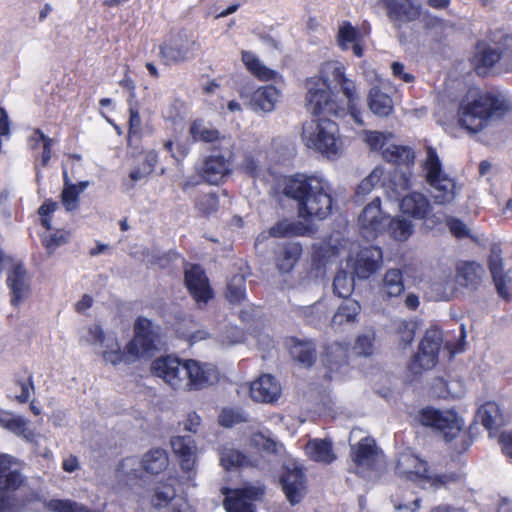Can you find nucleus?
I'll return each mask as SVG.
<instances>
[{
    "instance_id": "obj_59",
    "label": "nucleus",
    "mask_w": 512,
    "mask_h": 512,
    "mask_svg": "<svg viewBox=\"0 0 512 512\" xmlns=\"http://www.w3.org/2000/svg\"><path fill=\"white\" fill-rule=\"evenodd\" d=\"M240 284L236 285L233 282L228 283L225 297L229 303L233 305L241 304L246 299V287L243 279H240Z\"/></svg>"
},
{
    "instance_id": "obj_23",
    "label": "nucleus",
    "mask_w": 512,
    "mask_h": 512,
    "mask_svg": "<svg viewBox=\"0 0 512 512\" xmlns=\"http://www.w3.org/2000/svg\"><path fill=\"white\" fill-rule=\"evenodd\" d=\"M403 214L415 220H424L432 210L429 199L420 192H411L405 195L400 203Z\"/></svg>"
},
{
    "instance_id": "obj_32",
    "label": "nucleus",
    "mask_w": 512,
    "mask_h": 512,
    "mask_svg": "<svg viewBox=\"0 0 512 512\" xmlns=\"http://www.w3.org/2000/svg\"><path fill=\"white\" fill-rule=\"evenodd\" d=\"M385 161L396 166L411 168L415 162V153L412 148L403 145L392 144L383 150Z\"/></svg>"
},
{
    "instance_id": "obj_48",
    "label": "nucleus",
    "mask_w": 512,
    "mask_h": 512,
    "mask_svg": "<svg viewBox=\"0 0 512 512\" xmlns=\"http://www.w3.org/2000/svg\"><path fill=\"white\" fill-rule=\"evenodd\" d=\"M22 374L15 375V384L20 387L21 393L15 396V400L20 404H25L30 400V392L34 391L33 374L27 367L22 369Z\"/></svg>"
},
{
    "instance_id": "obj_40",
    "label": "nucleus",
    "mask_w": 512,
    "mask_h": 512,
    "mask_svg": "<svg viewBox=\"0 0 512 512\" xmlns=\"http://www.w3.org/2000/svg\"><path fill=\"white\" fill-rule=\"evenodd\" d=\"M488 267L499 296L504 299H508L509 293L506 285V275L503 270V262L501 256L498 254H492L488 260Z\"/></svg>"
},
{
    "instance_id": "obj_57",
    "label": "nucleus",
    "mask_w": 512,
    "mask_h": 512,
    "mask_svg": "<svg viewBox=\"0 0 512 512\" xmlns=\"http://www.w3.org/2000/svg\"><path fill=\"white\" fill-rule=\"evenodd\" d=\"M299 316L309 320H326L329 318L326 304L322 301H318L310 306L302 307L300 309Z\"/></svg>"
},
{
    "instance_id": "obj_63",
    "label": "nucleus",
    "mask_w": 512,
    "mask_h": 512,
    "mask_svg": "<svg viewBox=\"0 0 512 512\" xmlns=\"http://www.w3.org/2000/svg\"><path fill=\"white\" fill-rule=\"evenodd\" d=\"M164 148L171 154V157L179 164L190 153V145L186 142L175 144L172 140L164 143Z\"/></svg>"
},
{
    "instance_id": "obj_2",
    "label": "nucleus",
    "mask_w": 512,
    "mask_h": 512,
    "mask_svg": "<svg viewBox=\"0 0 512 512\" xmlns=\"http://www.w3.org/2000/svg\"><path fill=\"white\" fill-rule=\"evenodd\" d=\"M154 322H135L134 336L125 345L121 347L116 338H108L99 325L90 329L89 335L91 342L105 345L106 349L102 352V358L105 362L114 366L125 363L135 362L140 356L151 355L157 349V343L160 341V334L154 329Z\"/></svg>"
},
{
    "instance_id": "obj_52",
    "label": "nucleus",
    "mask_w": 512,
    "mask_h": 512,
    "mask_svg": "<svg viewBox=\"0 0 512 512\" xmlns=\"http://www.w3.org/2000/svg\"><path fill=\"white\" fill-rule=\"evenodd\" d=\"M45 508L51 512H95L70 499H51L46 502Z\"/></svg>"
},
{
    "instance_id": "obj_10",
    "label": "nucleus",
    "mask_w": 512,
    "mask_h": 512,
    "mask_svg": "<svg viewBox=\"0 0 512 512\" xmlns=\"http://www.w3.org/2000/svg\"><path fill=\"white\" fill-rule=\"evenodd\" d=\"M184 285L200 308L206 306L215 296L210 280L200 264H191L185 269Z\"/></svg>"
},
{
    "instance_id": "obj_11",
    "label": "nucleus",
    "mask_w": 512,
    "mask_h": 512,
    "mask_svg": "<svg viewBox=\"0 0 512 512\" xmlns=\"http://www.w3.org/2000/svg\"><path fill=\"white\" fill-rule=\"evenodd\" d=\"M389 215L381 209V199L376 197L368 203L358 217L361 234L368 240H374L386 233Z\"/></svg>"
},
{
    "instance_id": "obj_17",
    "label": "nucleus",
    "mask_w": 512,
    "mask_h": 512,
    "mask_svg": "<svg viewBox=\"0 0 512 512\" xmlns=\"http://www.w3.org/2000/svg\"><path fill=\"white\" fill-rule=\"evenodd\" d=\"M382 3L388 18L397 29H400L402 24L413 22L421 16V7L413 4L411 0L405 2L382 0Z\"/></svg>"
},
{
    "instance_id": "obj_20",
    "label": "nucleus",
    "mask_w": 512,
    "mask_h": 512,
    "mask_svg": "<svg viewBox=\"0 0 512 512\" xmlns=\"http://www.w3.org/2000/svg\"><path fill=\"white\" fill-rule=\"evenodd\" d=\"M7 286L11 293V304L17 306L28 296L30 285L27 281V271L21 262L14 263L7 274Z\"/></svg>"
},
{
    "instance_id": "obj_26",
    "label": "nucleus",
    "mask_w": 512,
    "mask_h": 512,
    "mask_svg": "<svg viewBox=\"0 0 512 512\" xmlns=\"http://www.w3.org/2000/svg\"><path fill=\"white\" fill-rule=\"evenodd\" d=\"M350 343L333 342L324 347L321 355L323 365L330 371H337L341 366L348 364Z\"/></svg>"
},
{
    "instance_id": "obj_7",
    "label": "nucleus",
    "mask_w": 512,
    "mask_h": 512,
    "mask_svg": "<svg viewBox=\"0 0 512 512\" xmlns=\"http://www.w3.org/2000/svg\"><path fill=\"white\" fill-rule=\"evenodd\" d=\"M199 43L185 29L171 31L159 44L158 56L164 66L178 65L194 59Z\"/></svg>"
},
{
    "instance_id": "obj_39",
    "label": "nucleus",
    "mask_w": 512,
    "mask_h": 512,
    "mask_svg": "<svg viewBox=\"0 0 512 512\" xmlns=\"http://www.w3.org/2000/svg\"><path fill=\"white\" fill-rule=\"evenodd\" d=\"M403 274L400 269H388L383 277L381 290L387 298L398 297L404 291Z\"/></svg>"
},
{
    "instance_id": "obj_62",
    "label": "nucleus",
    "mask_w": 512,
    "mask_h": 512,
    "mask_svg": "<svg viewBox=\"0 0 512 512\" xmlns=\"http://www.w3.org/2000/svg\"><path fill=\"white\" fill-rule=\"evenodd\" d=\"M57 202L47 199L45 200L42 205L38 208V214L40 216V223L43 228L50 231L52 229V219L51 215L55 212L57 209Z\"/></svg>"
},
{
    "instance_id": "obj_22",
    "label": "nucleus",
    "mask_w": 512,
    "mask_h": 512,
    "mask_svg": "<svg viewBox=\"0 0 512 512\" xmlns=\"http://www.w3.org/2000/svg\"><path fill=\"white\" fill-rule=\"evenodd\" d=\"M351 459L357 469L371 470L377 459V447L374 439L362 438L357 444L351 447Z\"/></svg>"
},
{
    "instance_id": "obj_9",
    "label": "nucleus",
    "mask_w": 512,
    "mask_h": 512,
    "mask_svg": "<svg viewBox=\"0 0 512 512\" xmlns=\"http://www.w3.org/2000/svg\"><path fill=\"white\" fill-rule=\"evenodd\" d=\"M443 344L442 330L436 326L427 329L419 343L418 352L412 357L409 369L414 374L434 368L439 360V353Z\"/></svg>"
},
{
    "instance_id": "obj_31",
    "label": "nucleus",
    "mask_w": 512,
    "mask_h": 512,
    "mask_svg": "<svg viewBox=\"0 0 512 512\" xmlns=\"http://www.w3.org/2000/svg\"><path fill=\"white\" fill-rule=\"evenodd\" d=\"M280 91L274 85L259 87L254 91L251 103L255 110L271 112L279 99Z\"/></svg>"
},
{
    "instance_id": "obj_61",
    "label": "nucleus",
    "mask_w": 512,
    "mask_h": 512,
    "mask_svg": "<svg viewBox=\"0 0 512 512\" xmlns=\"http://www.w3.org/2000/svg\"><path fill=\"white\" fill-rule=\"evenodd\" d=\"M417 324L418 322H401L397 331L401 348L405 349L412 344Z\"/></svg>"
},
{
    "instance_id": "obj_34",
    "label": "nucleus",
    "mask_w": 512,
    "mask_h": 512,
    "mask_svg": "<svg viewBox=\"0 0 512 512\" xmlns=\"http://www.w3.org/2000/svg\"><path fill=\"white\" fill-rule=\"evenodd\" d=\"M302 254V246L299 243L285 244L276 256V266L282 273L293 270Z\"/></svg>"
},
{
    "instance_id": "obj_55",
    "label": "nucleus",
    "mask_w": 512,
    "mask_h": 512,
    "mask_svg": "<svg viewBox=\"0 0 512 512\" xmlns=\"http://www.w3.org/2000/svg\"><path fill=\"white\" fill-rule=\"evenodd\" d=\"M217 337L223 345H233L245 340V332L236 325L229 323L220 331Z\"/></svg>"
},
{
    "instance_id": "obj_54",
    "label": "nucleus",
    "mask_w": 512,
    "mask_h": 512,
    "mask_svg": "<svg viewBox=\"0 0 512 512\" xmlns=\"http://www.w3.org/2000/svg\"><path fill=\"white\" fill-rule=\"evenodd\" d=\"M29 420L24 418L23 416H16L10 419V422L7 423V430L12 432L13 434L22 437L26 441H33L35 438V432L28 427Z\"/></svg>"
},
{
    "instance_id": "obj_18",
    "label": "nucleus",
    "mask_w": 512,
    "mask_h": 512,
    "mask_svg": "<svg viewBox=\"0 0 512 512\" xmlns=\"http://www.w3.org/2000/svg\"><path fill=\"white\" fill-rule=\"evenodd\" d=\"M382 262V249L375 245L362 248L353 263V274L359 279H367L374 274Z\"/></svg>"
},
{
    "instance_id": "obj_58",
    "label": "nucleus",
    "mask_w": 512,
    "mask_h": 512,
    "mask_svg": "<svg viewBox=\"0 0 512 512\" xmlns=\"http://www.w3.org/2000/svg\"><path fill=\"white\" fill-rule=\"evenodd\" d=\"M389 182L391 183L392 190L400 194L411 186L410 173L402 172L397 169L392 171L389 176Z\"/></svg>"
},
{
    "instance_id": "obj_41",
    "label": "nucleus",
    "mask_w": 512,
    "mask_h": 512,
    "mask_svg": "<svg viewBox=\"0 0 512 512\" xmlns=\"http://www.w3.org/2000/svg\"><path fill=\"white\" fill-rule=\"evenodd\" d=\"M189 134L195 142L215 143L221 139L220 131L207 127L201 119H196L190 124Z\"/></svg>"
},
{
    "instance_id": "obj_1",
    "label": "nucleus",
    "mask_w": 512,
    "mask_h": 512,
    "mask_svg": "<svg viewBox=\"0 0 512 512\" xmlns=\"http://www.w3.org/2000/svg\"><path fill=\"white\" fill-rule=\"evenodd\" d=\"M283 194L297 203L303 219L323 220L332 213L334 199L328 185L317 176L296 173L286 177Z\"/></svg>"
},
{
    "instance_id": "obj_5",
    "label": "nucleus",
    "mask_w": 512,
    "mask_h": 512,
    "mask_svg": "<svg viewBox=\"0 0 512 512\" xmlns=\"http://www.w3.org/2000/svg\"><path fill=\"white\" fill-rule=\"evenodd\" d=\"M303 139L308 148L334 159L341 152L342 141L338 124L330 118L313 120L303 131Z\"/></svg>"
},
{
    "instance_id": "obj_28",
    "label": "nucleus",
    "mask_w": 512,
    "mask_h": 512,
    "mask_svg": "<svg viewBox=\"0 0 512 512\" xmlns=\"http://www.w3.org/2000/svg\"><path fill=\"white\" fill-rule=\"evenodd\" d=\"M367 104L370 111L378 117H388L394 111L392 97L374 86L369 90Z\"/></svg>"
},
{
    "instance_id": "obj_46",
    "label": "nucleus",
    "mask_w": 512,
    "mask_h": 512,
    "mask_svg": "<svg viewBox=\"0 0 512 512\" xmlns=\"http://www.w3.org/2000/svg\"><path fill=\"white\" fill-rule=\"evenodd\" d=\"M63 189L60 195L61 203L67 212L76 211L80 206V193L72 186L66 171L63 172Z\"/></svg>"
},
{
    "instance_id": "obj_43",
    "label": "nucleus",
    "mask_w": 512,
    "mask_h": 512,
    "mask_svg": "<svg viewBox=\"0 0 512 512\" xmlns=\"http://www.w3.org/2000/svg\"><path fill=\"white\" fill-rule=\"evenodd\" d=\"M426 159L423 163V170L426 173V181L429 185H433L439 178L445 176L443 172L442 164L437 154V151L433 147L427 148Z\"/></svg>"
},
{
    "instance_id": "obj_47",
    "label": "nucleus",
    "mask_w": 512,
    "mask_h": 512,
    "mask_svg": "<svg viewBox=\"0 0 512 512\" xmlns=\"http://www.w3.org/2000/svg\"><path fill=\"white\" fill-rule=\"evenodd\" d=\"M501 59V52L491 48L485 47L481 51L475 54V69L478 74L486 73L487 70L491 69Z\"/></svg>"
},
{
    "instance_id": "obj_45",
    "label": "nucleus",
    "mask_w": 512,
    "mask_h": 512,
    "mask_svg": "<svg viewBox=\"0 0 512 512\" xmlns=\"http://www.w3.org/2000/svg\"><path fill=\"white\" fill-rule=\"evenodd\" d=\"M71 239V232L65 229H55L54 232L49 234H41V244L49 255L55 253V251L69 243Z\"/></svg>"
},
{
    "instance_id": "obj_12",
    "label": "nucleus",
    "mask_w": 512,
    "mask_h": 512,
    "mask_svg": "<svg viewBox=\"0 0 512 512\" xmlns=\"http://www.w3.org/2000/svg\"><path fill=\"white\" fill-rule=\"evenodd\" d=\"M280 484L288 502L292 506L299 504L307 492V478L303 467L296 463L284 466Z\"/></svg>"
},
{
    "instance_id": "obj_14",
    "label": "nucleus",
    "mask_w": 512,
    "mask_h": 512,
    "mask_svg": "<svg viewBox=\"0 0 512 512\" xmlns=\"http://www.w3.org/2000/svg\"><path fill=\"white\" fill-rule=\"evenodd\" d=\"M371 28L369 23L364 22L360 28H355L349 21H344L337 33V42L342 50H347L352 44L353 54L361 58L364 55L362 41L369 36Z\"/></svg>"
},
{
    "instance_id": "obj_35",
    "label": "nucleus",
    "mask_w": 512,
    "mask_h": 512,
    "mask_svg": "<svg viewBox=\"0 0 512 512\" xmlns=\"http://www.w3.org/2000/svg\"><path fill=\"white\" fill-rule=\"evenodd\" d=\"M142 138V120L140 117L138 104L135 103L129 107L127 147L133 148L134 150H139Z\"/></svg>"
},
{
    "instance_id": "obj_27",
    "label": "nucleus",
    "mask_w": 512,
    "mask_h": 512,
    "mask_svg": "<svg viewBox=\"0 0 512 512\" xmlns=\"http://www.w3.org/2000/svg\"><path fill=\"white\" fill-rule=\"evenodd\" d=\"M290 355L293 360L304 368L312 367L317 359L316 345L311 340H299L291 338Z\"/></svg>"
},
{
    "instance_id": "obj_49",
    "label": "nucleus",
    "mask_w": 512,
    "mask_h": 512,
    "mask_svg": "<svg viewBox=\"0 0 512 512\" xmlns=\"http://www.w3.org/2000/svg\"><path fill=\"white\" fill-rule=\"evenodd\" d=\"M480 266L474 262H463L457 267L458 282L466 287L476 286L480 281Z\"/></svg>"
},
{
    "instance_id": "obj_6",
    "label": "nucleus",
    "mask_w": 512,
    "mask_h": 512,
    "mask_svg": "<svg viewBox=\"0 0 512 512\" xmlns=\"http://www.w3.org/2000/svg\"><path fill=\"white\" fill-rule=\"evenodd\" d=\"M306 106L317 119L339 117L344 108L334 98L328 80L322 76H313L306 80Z\"/></svg>"
},
{
    "instance_id": "obj_30",
    "label": "nucleus",
    "mask_w": 512,
    "mask_h": 512,
    "mask_svg": "<svg viewBox=\"0 0 512 512\" xmlns=\"http://www.w3.org/2000/svg\"><path fill=\"white\" fill-rule=\"evenodd\" d=\"M241 60L247 71L260 81H271L276 79L278 73L262 64L260 59L252 52L243 50Z\"/></svg>"
},
{
    "instance_id": "obj_13",
    "label": "nucleus",
    "mask_w": 512,
    "mask_h": 512,
    "mask_svg": "<svg viewBox=\"0 0 512 512\" xmlns=\"http://www.w3.org/2000/svg\"><path fill=\"white\" fill-rule=\"evenodd\" d=\"M201 181L210 185H219L230 175V163L223 155H209L204 157L201 165L196 168Z\"/></svg>"
},
{
    "instance_id": "obj_42",
    "label": "nucleus",
    "mask_w": 512,
    "mask_h": 512,
    "mask_svg": "<svg viewBox=\"0 0 512 512\" xmlns=\"http://www.w3.org/2000/svg\"><path fill=\"white\" fill-rule=\"evenodd\" d=\"M413 224L411 221L401 217H391L387 221L386 232L396 241H406L413 233Z\"/></svg>"
},
{
    "instance_id": "obj_33",
    "label": "nucleus",
    "mask_w": 512,
    "mask_h": 512,
    "mask_svg": "<svg viewBox=\"0 0 512 512\" xmlns=\"http://www.w3.org/2000/svg\"><path fill=\"white\" fill-rule=\"evenodd\" d=\"M169 465V458L166 450L162 448H152L144 454L141 460L143 470L149 474L157 475Z\"/></svg>"
},
{
    "instance_id": "obj_60",
    "label": "nucleus",
    "mask_w": 512,
    "mask_h": 512,
    "mask_svg": "<svg viewBox=\"0 0 512 512\" xmlns=\"http://www.w3.org/2000/svg\"><path fill=\"white\" fill-rule=\"evenodd\" d=\"M374 340V332L371 334L360 335L357 337L353 349L358 355L366 357L371 356L374 351Z\"/></svg>"
},
{
    "instance_id": "obj_50",
    "label": "nucleus",
    "mask_w": 512,
    "mask_h": 512,
    "mask_svg": "<svg viewBox=\"0 0 512 512\" xmlns=\"http://www.w3.org/2000/svg\"><path fill=\"white\" fill-rule=\"evenodd\" d=\"M195 209L203 217H210L219 209V197L215 192L203 193L195 199Z\"/></svg>"
},
{
    "instance_id": "obj_64",
    "label": "nucleus",
    "mask_w": 512,
    "mask_h": 512,
    "mask_svg": "<svg viewBox=\"0 0 512 512\" xmlns=\"http://www.w3.org/2000/svg\"><path fill=\"white\" fill-rule=\"evenodd\" d=\"M0 512H20V501L15 492H0Z\"/></svg>"
},
{
    "instance_id": "obj_37",
    "label": "nucleus",
    "mask_w": 512,
    "mask_h": 512,
    "mask_svg": "<svg viewBox=\"0 0 512 512\" xmlns=\"http://www.w3.org/2000/svg\"><path fill=\"white\" fill-rule=\"evenodd\" d=\"M309 231L308 226L300 221L282 219L269 228V235L274 238L304 236Z\"/></svg>"
},
{
    "instance_id": "obj_21",
    "label": "nucleus",
    "mask_w": 512,
    "mask_h": 512,
    "mask_svg": "<svg viewBox=\"0 0 512 512\" xmlns=\"http://www.w3.org/2000/svg\"><path fill=\"white\" fill-rule=\"evenodd\" d=\"M281 387L275 377L264 374L250 385V396L255 402L272 403L278 400Z\"/></svg>"
},
{
    "instance_id": "obj_25",
    "label": "nucleus",
    "mask_w": 512,
    "mask_h": 512,
    "mask_svg": "<svg viewBox=\"0 0 512 512\" xmlns=\"http://www.w3.org/2000/svg\"><path fill=\"white\" fill-rule=\"evenodd\" d=\"M304 450L306 456L316 463L329 465L337 459L333 449V443L330 439H310L306 443Z\"/></svg>"
},
{
    "instance_id": "obj_4",
    "label": "nucleus",
    "mask_w": 512,
    "mask_h": 512,
    "mask_svg": "<svg viewBox=\"0 0 512 512\" xmlns=\"http://www.w3.org/2000/svg\"><path fill=\"white\" fill-rule=\"evenodd\" d=\"M505 100L492 92L479 93L472 100H462L458 109L459 125L471 133L487 127L495 117L507 111Z\"/></svg>"
},
{
    "instance_id": "obj_19",
    "label": "nucleus",
    "mask_w": 512,
    "mask_h": 512,
    "mask_svg": "<svg viewBox=\"0 0 512 512\" xmlns=\"http://www.w3.org/2000/svg\"><path fill=\"white\" fill-rule=\"evenodd\" d=\"M223 493L225 494L223 505L227 512H256L255 506L251 503V500L256 497L255 488H227Z\"/></svg>"
},
{
    "instance_id": "obj_56",
    "label": "nucleus",
    "mask_w": 512,
    "mask_h": 512,
    "mask_svg": "<svg viewBox=\"0 0 512 512\" xmlns=\"http://www.w3.org/2000/svg\"><path fill=\"white\" fill-rule=\"evenodd\" d=\"M361 311V306L358 301L349 297L344 298V301L339 306L337 312L334 314L333 319L339 317L340 320H356V317Z\"/></svg>"
},
{
    "instance_id": "obj_44",
    "label": "nucleus",
    "mask_w": 512,
    "mask_h": 512,
    "mask_svg": "<svg viewBox=\"0 0 512 512\" xmlns=\"http://www.w3.org/2000/svg\"><path fill=\"white\" fill-rule=\"evenodd\" d=\"M220 463L225 470L231 471L235 468L248 466L249 458L237 449L224 447L220 452Z\"/></svg>"
},
{
    "instance_id": "obj_8",
    "label": "nucleus",
    "mask_w": 512,
    "mask_h": 512,
    "mask_svg": "<svg viewBox=\"0 0 512 512\" xmlns=\"http://www.w3.org/2000/svg\"><path fill=\"white\" fill-rule=\"evenodd\" d=\"M418 423L442 435L445 442L454 440L462 431L463 422L453 410L441 411L432 406H426L418 411Z\"/></svg>"
},
{
    "instance_id": "obj_24",
    "label": "nucleus",
    "mask_w": 512,
    "mask_h": 512,
    "mask_svg": "<svg viewBox=\"0 0 512 512\" xmlns=\"http://www.w3.org/2000/svg\"><path fill=\"white\" fill-rule=\"evenodd\" d=\"M13 458L8 454L0 453V492H15L24 483L20 471L13 469Z\"/></svg>"
},
{
    "instance_id": "obj_53",
    "label": "nucleus",
    "mask_w": 512,
    "mask_h": 512,
    "mask_svg": "<svg viewBox=\"0 0 512 512\" xmlns=\"http://www.w3.org/2000/svg\"><path fill=\"white\" fill-rule=\"evenodd\" d=\"M354 286V279L348 272L340 270L336 273L333 280V291L337 296L341 298L350 297Z\"/></svg>"
},
{
    "instance_id": "obj_36",
    "label": "nucleus",
    "mask_w": 512,
    "mask_h": 512,
    "mask_svg": "<svg viewBox=\"0 0 512 512\" xmlns=\"http://www.w3.org/2000/svg\"><path fill=\"white\" fill-rule=\"evenodd\" d=\"M175 481L173 476H169L165 481L158 483L151 496V504L154 508L166 507L173 501L177 494Z\"/></svg>"
},
{
    "instance_id": "obj_29",
    "label": "nucleus",
    "mask_w": 512,
    "mask_h": 512,
    "mask_svg": "<svg viewBox=\"0 0 512 512\" xmlns=\"http://www.w3.org/2000/svg\"><path fill=\"white\" fill-rule=\"evenodd\" d=\"M40 143L43 144L42 152L39 158V164L41 167H47L51 158H52V149L54 146V139L45 135L44 132L40 128H34L32 134L27 138V145L31 151H36Z\"/></svg>"
},
{
    "instance_id": "obj_15",
    "label": "nucleus",
    "mask_w": 512,
    "mask_h": 512,
    "mask_svg": "<svg viewBox=\"0 0 512 512\" xmlns=\"http://www.w3.org/2000/svg\"><path fill=\"white\" fill-rule=\"evenodd\" d=\"M171 447L179 460L182 472L187 478L193 479L196 476V445L190 436H174L171 438Z\"/></svg>"
},
{
    "instance_id": "obj_51",
    "label": "nucleus",
    "mask_w": 512,
    "mask_h": 512,
    "mask_svg": "<svg viewBox=\"0 0 512 512\" xmlns=\"http://www.w3.org/2000/svg\"><path fill=\"white\" fill-rule=\"evenodd\" d=\"M477 416L487 430H492L496 426V419L501 416V411L497 403L488 401L480 406Z\"/></svg>"
},
{
    "instance_id": "obj_3",
    "label": "nucleus",
    "mask_w": 512,
    "mask_h": 512,
    "mask_svg": "<svg viewBox=\"0 0 512 512\" xmlns=\"http://www.w3.org/2000/svg\"><path fill=\"white\" fill-rule=\"evenodd\" d=\"M154 376L162 378L173 389L199 390L207 386L209 376L196 360L185 361L170 355L155 359L151 364Z\"/></svg>"
},
{
    "instance_id": "obj_16",
    "label": "nucleus",
    "mask_w": 512,
    "mask_h": 512,
    "mask_svg": "<svg viewBox=\"0 0 512 512\" xmlns=\"http://www.w3.org/2000/svg\"><path fill=\"white\" fill-rule=\"evenodd\" d=\"M332 77L340 86L343 95L347 99L349 114L357 124L363 125L364 122L361 116V109L359 107V96L355 81L346 77L344 66L335 67L332 71Z\"/></svg>"
},
{
    "instance_id": "obj_38",
    "label": "nucleus",
    "mask_w": 512,
    "mask_h": 512,
    "mask_svg": "<svg viewBox=\"0 0 512 512\" xmlns=\"http://www.w3.org/2000/svg\"><path fill=\"white\" fill-rule=\"evenodd\" d=\"M434 189V201L436 204L446 205L454 201L456 197V182L453 178L445 175L430 185Z\"/></svg>"
}]
</instances>
